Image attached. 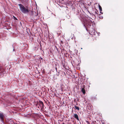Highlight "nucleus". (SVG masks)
Listing matches in <instances>:
<instances>
[{
    "instance_id": "obj_9",
    "label": "nucleus",
    "mask_w": 124,
    "mask_h": 124,
    "mask_svg": "<svg viewBox=\"0 0 124 124\" xmlns=\"http://www.w3.org/2000/svg\"><path fill=\"white\" fill-rule=\"evenodd\" d=\"M99 8L100 11L101 12L102 11V8L100 5L99 6Z\"/></svg>"
},
{
    "instance_id": "obj_7",
    "label": "nucleus",
    "mask_w": 124,
    "mask_h": 124,
    "mask_svg": "<svg viewBox=\"0 0 124 124\" xmlns=\"http://www.w3.org/2000/svg\"><path fill=\"white\" fill-rule=\"evenodd\" d=\"M27 85L30 86L32 84V82L31 81H27Z\"/></svg>"
},
{
    "instance_id": "obj_5",
    "label": "nucleus",
    "mask_w": 124,
    "mask_h": 124,
    "mask_svg": "<svg viewBox=\"0 0 124 124\" xmlns=\"http://www.w3.org/2000/svg\"><path fill=\"white\" fill-rule=\"evenodd\" d=\"M4 117V116L3 114L2 113H0V118L2 121H3Z\"/></svg>"
},
{
    "instance_id": "obj_16",
    "label": "nucleus",
    "mask_w": 124,
    "mask_h": 124,
    "mask_svg": "<svg viewBox=\"0 0 124 124\" xmlns=\"http://www.w3.org/2000/svg\"><path fill=\"white\" fill-rule=\"evenodd\" d=\"M102 124H105L104 123H102Z\"/></svg>"
},
{
    "instance_id": "obj_14",
    "label": "nucleus",
    "mask_w": 124,
    "mask_h": 124,
    "mask_svg": "<svg viewBox=\"0 0 124 124\" xmlns=\"http://www.w3.org/2000/svg\"><path fill=\"white\" fill-rule=\"evenodd\" d=\"M14 19L15 20H17V19L15 17H14Z\"/></svg>"
},
{
    "instance_id": "obj_11",
    "label": "nucleus",
    "mask_w": 124,
    "mask_h": 124,
    "mask_svg": "<svg viewBox=\"0 0 124 124\" xmlns=\"http://www.w3.org/2000/svg\"><path fill=\"white\" fill-rule=\"evenodd\" d=\"M58 73H65V72H62V71H59V72H58Z\"/></svg>"
},
{
    "instance_id": "obj_15",
    "label": "nucleus",
    "mask_w": 124,
    "mask_h": 124,
    "mask_svg": "<svg viewBox=\"0 0 124 124\" xmlns=\"http://www.w3.org/2000/svg\"><path fill=\"white\" fill-rule=\"evenodd\" d=\"M61 43L62 44L63 43V42L62 41H61Z\"/></svg>"
},
{
    "instance_id": "obj_13",
    "label": "nucleus",
    "mask_w": 124,
    "mask_h": 124,
    "mask_svg": "<svg viewBox=\"0 0 124 124\" xmlns=\"http://www.w3.org/2000/svg\"><path fill=\"white\" fill-rule=\"evenodd\" d=\"M95 13L96 14H98V13H97V12L95 11Z\"/></svg>"
},
{
    "instance_id": "obj_3",
    "label": "nucleus",
    "mask_w": 124,
    "mask_h": 124,
    "mask_svg": "<svg viewBox=\"0 0 124 124\" xmlns=\"http://www.w3.org/2000/svg\"><path fill=\"white\" fill-rule=\"evenodd\" d=\"M39 105V106H38L39 108H40L41 109H42L43 108L44 104L43 102L39 101L37 104V106Z\"/></svg>"
},
{
    "instance_id": "obj_2",
    "label": "nucleus",
    "mask_w": 124,
    "mask_h": 124,
    "mask_svg": "<svg viewBox=\"0 0 124 124\" xmlns=\"http://www.w3.org/2000/svg\"><path fill=\"white\" fill-rule=\"evenodd\" d=\"M20 8V10L24 14L28 13L29 12V10L27 8H26L23 5L20 4L18 5Z\"/></svg>"
},
{
    "instance_id": "obj_10",
    "label": "nucleus",
    "mask_w": 124,
    "mask_h": 124,
    "mask_svg": "<svg viewBox=\"0 0 124 124\" xmlns=\"http://www.w3.org/2000/svg\"><path fill=\"white\" fill-rule=\"evenodd\" d=\"M61 91H62L63 90V85L61 87Z\"/></svg>"
},
{
    "instance_id": "obj_8",
    "label": "nucleus",
    "mask_w": 124,
    "mask_h": 124,
    "mask_svg": "<svg viewBox=\"0 0 124 124\" xmlns=\"http://www.w3.org/2000/svg\"><path fill=\"white\" fill-rule=\"evenodd\" d=\"M74 107L75 108V109H77L78 110H79V108L76 105L74 106Z\"/></svg>"
},
{
    "instance_id": "obj_6",
    "label": "nucleus",
    "mask_w": 124,
    "mask_h": 124,
    "mask_svg": "<svg viewBox=\"0 0 124 124\" xmlns=\"http://www.w3.org/2000/svg\"><path fill=\"white\" fill-rule=\"evenodd\" d=\"M74 117L76 119L78 120H79L78 116L77 114H75L74 115Z\"/></svg>"
},
{
    "instance_id": "obj_1",
    "label": "nucleus",
    "mask_w": 124,
    "mask_h": 124,
    "mask_svg": "<svg viewBox=\"0 0 124 124\" xmlns=\"http://www.w3.org/2000/svg\"><path fill=\"white\" fill-rule=\"evenodd\" d=\"M94 25V22H92L91 20H86L84 21V25L85 27L86 30H87V28H90L92 27V28L93 27V25Z\"/></svg>"
},
{
    "instance_id": "obj_4",
    "label": "nucleus",
    "mask_w": 124,
    "mask_h": 124,
    "mask_svg": "<svg viewBox=\"0 0 124 124\" xmlns=\"http://www.w3.org/2000/svg\"><path fill=\"white\" fill-rule=\"evenodd\" d=\"M85 86L84 85H83L82 86L81 91L84 94H85Z\"/></svg>"
},
{
    "instance_id": "obj_17",
    "label": "nucleus",
    "mask_w": 124,
    "mask_h": 124,
    "mask_svg": "<svg viewBox=\"0 0 124 124\" xmlns=\"http://www.w3.org/2000/svg\"><path fill=\"white\" fill-rule=\"evenodd\" d=\"M94 31L95 32V31L94 30Z\"/></svg>"
},
{
    "instance_id": "obj_12",
    "label": "nucleus",
    "mask_w": 124,
    "mask_h": 124,
    "mask_svg": "<svg viewBox=\"0 0 124 124\" xmlns=\"http://www.w3.org/2000/svg\"><path fill=\"white\" fill-rule=\"evenodd\" d=\"M62 65H63V67L64 68V67H65V65L64 64H63V62H62Z\"/></svg>"
}]
</instances>
